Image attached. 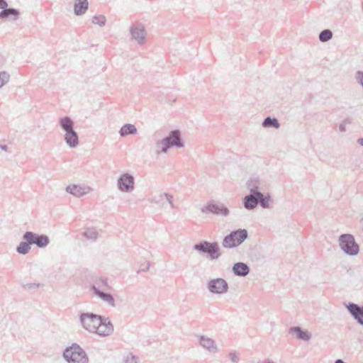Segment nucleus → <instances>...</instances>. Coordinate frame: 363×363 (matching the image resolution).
Returning a JSON list of instances; mask_svg holds the SVG:
<instances>
[{
  "label": "nucleus",
  "mask_w": 363,
  "mask_h": 363,
  "mask_svg": "<svg viewBox=\"0 0 363 363\" xmlns=\"http://www.w3.org/2000/svg\"><path fill=\"white\" fill-rule=\"evenodd\" d=\"M118 133L121 137H125L128 135L137 134L138 130L133 124L125 123L121 128Z\"/></svg>",
  "instance_id": "25"
},
{
  "label": "nucleus",
  "mask_w": 363,
  "mask_h": 363,
  "mask_svg": "<svg viewBox=\"0 0 363 363\" xmlns=\"http://www.w3.org/2000/svg\"><path fill=\"white\" fill-rule=\"evenodd\" d=\"M103 320L106 321V317L93 313H82L79 315L83 328L90 333L97 331L99 324Z\"/></svg>",
  "instance_id": "5"
},
{
  "label": "nucleus",
  "mask_w": 363,
  "mask_h": 363,
  "mask_svg": "<svg viewBox=\"0 0 363 363\" xmlns=\"http://www.w3.org/2000/svg\"><path fill=\"white\" fill-rule=\"evenodd\" d=\"M20 16V11L15 8L4 7L0 11V19H12L16 21Z\"/></svg>",
  "instance_id": "18"
},
{
  "label": "nucleus",
  "mask_w": 363,
  "mask_h": 363,
  "mask_svg": "<svg viewBox=\"0 0 363 363\" xmlns=\"http://www.w3.org/2000/svg\"><path fill=\"white\" fill-rule=\"evenodd\" d=\"M110 289L108 278L103 277L96 278L90 286V291L94 295L98 294L97 291H106Z\"/></svg>",
  "instance_id": "12"
},
{
  "label": "nucleus",
  "mask_w": 363,
  "mask_h": 363,
  "mask_svg": "<svg viewBox=\"0 0 363 363\" xmlns=\"http://www.w3.org/2000/svg\"><path fill=\"white\" fill-rule=\"evenodd\" d=\"M64 139L66 144L71 148H74L79 145V136L74 130L65 132Z\"/></svg>",
  "instance_id": "19"
},
{
  "label": "nucleus",
  "mask_w": 363,
  "mask_h": 363,
  "mask_svg": "<svg viewBox=\"0 0 363 363\" xmlns=\"http://www.w3.org/2000/svg\"><path fill=\"white\" fill-rule=\"evenodd\" d=\"M334 363H346L345 362H344L342 359H337L335 361Z\"/></svg>",
  "instance_id": "43"
},
{
  "label": "nucleus",
  "mask_w": 363,
  "mask_h": 363,
  "mask_svg": "<svg viewBox=\"0 0 363 363\" xmlns=\"http://www.w3.org/2000/svg\"><path fill=\"white\" fill-rule=\"evenodd\" d=\"M357 143H358L360 145L363 146V138H359V139L357 140Z\"/></svg>",
  "instance_id": "42"
},
{
  "label": "nucleus",
  "mask_w": 363,
  "mask_h": 363,
  "mask_svg": "<svg viewBox=\"0 0 363 363\" xmlns=\"http://www.w3.org/2000/svg\"><path fill=\"white\" fill-rule=\"evenodd\" d=\"M199 343L203 348L213 353L216 352L218 350L214 340L209 337H206L204 335H201L199 337Z\"/></svg>",
  "instance_id": "22"
},
{
  "label": "nucleus",
  "mask_w": 363,
  "mask_h": 363,
  "mask_svg": "<svg viewBox=\"0 0 363 363\" xmlns=\"http://www.w3.org/2000/svg\"><path fill=\"white\" fill-rule=\"evenodd\" d=\"M83 235L89 240H94L98 237V232L94 228H88L84 232Z\"/></svg>",
  "instance_id": "31"
},
{
  "label": "nucleus",
  "mask_w": 363,
  "mask_h": 363,
  "mask_svg": "<svg viewBox=\"0 0 363 363\" xmlns=\"http://www.w3.org/2000/svg\"><path fill=\"white\" fill-rule=\"evenodd\" d=\"M0 148L2 150L6 151L8 149V146L6 145H0Z\"/></svg>",
  "instance_id": "41"
},
{
  "label": "nucleus",
  "mask_w": 363,
  "mask_h": 363,
  "mask_svg": "<svg viewBox=\"0 0 363 363\" xmlns=\"http://www.w3.org/2000/svg\"><path fill=\"white\" fill-rule=\"evenodd\" d=\"M206 288L209 292L213 294H223L228 292L229 286L224 279L215 278L207 282Z\"/></svg>",
  "instance_id": "9"
},
{
  "label": "nucleus",
  "mask_w": 363,
  "mask_h": 363,
  "mask_svg": "<svg viewBox=\"0 0 363 363\" xmlns=\"http://www.w3.org/2000/svg\"><path fill=\"white\" fill-rule=\"evenodd\" d=\"M202 213H211L216 216H222L226 217L229 215V209L223 203L214 200L209 201L206 205L201 208Z\"/></svg>",
  "instance_id": "8"
},
{
  "label": "nucleus",
  "mask_w": 363,
  "mask_h": 363,
  "mask_svg": "<svg viewBox=\"0 0 363 363\" xmlns=\"http://www.w3.org/2000/svg\"><path fill=\"white\" fill-rule=\"evenodd\" d=\"M88 0H75L74 4V13L76 16H82L88 10Z\"/></svg>",
  "instance_id": "23"
},
{
  "label": "nucleus",
  "mask_w": 363,
  "mask_h": 363,
  "mask_svg": "<svg viewBox=\"0 0 363 363\" xmlns=\"http://www.w3.org/2000/svg\"><path fill=\"white\" fill-rule=\"evenodd\" d=\"M262 125L264 128H274L278 129L280 127V123L277 118L267 116L262 121Z\"/></svg>",
  "instance_id": "28"
},
{
  "label": "nucleus",
  "mask_w": 363,
  "mask_h": 363,
  "mask_svg": "<svg viewBox=\"0 0 363 363\" xmlns=\"http://www.w3.org/2000/svg\"><path fill=\"white\" fill-rule=\"evenodd\" d=\"M89 187L81 186L77 184H71L66 187V191L67 193L77 197L86 194L89 192Z\"/></svg>",
  "instance_id": "20"
},
{
  "label": "nucleus",
  "mask_w": 363,
  "mask_h": 363,
  "mask_svg": "<svg viewBox=\"0 0 363 363\" xmlns=\"http://www.w3.org/2000/svg\"><path fill=\"white\" fill-rule=\"evenodd\" d=\"M95 296L99 298L103 301L107 303L111 306H115V299L111 293L106 291H97Z\"/></svg>",
  "instance_id": "27"
},
{
  "label": "nucleus",
  "mask_w": 363,
  "mask_h": 363,
  "mask_svg": "<svg viewBox=\"0 0 363 363\" xmlns=\"http://www.w3.org/2000/svg\"><path fill=\"white\" fill-rule=\"evenodd\" d=\"M157 147H161V152L167 153L168 150L173 147L182 148L184 147V143L181 137V132L179 130H171L168 135L164 137L162 140L157 141Z\"/></svg>",
  "instance_id": "1"
},
{
  "label": "nucleus",
  "mask_w": 363,
  "mask_h": 363,
  "mask_svg": "<svg viewBox=\"0 0 363 363\" xmlns=\"http://www.w3.org/2000/svg\"><path fill=\"white\" fill-rule=\"evenodd\" d=\"M232 271L235 276L245 277L250 274V269L246 263L238 262L233 264Z\"/></svg>",
  "instance_id": "17"
},
{
  "label": "nucleus",
  "mask_w": 363,
  "mask_h": 363,
  "mask_svg": "<svg viewBox=\"0 0 363 363\" xmlns=\"http://www.w3.org/2000/svg\"><path fill=\"white\" fill-rule=\"evenodd\" d=\"M333 32L329 29L322 30L319 34V40L320 42L325 43L333 38Z\"/></svg>",
  "instance_id": "30"
},
{
  "label": "nucleus",
  "mask_w": 363,
  "mask_h": 363,
  "mask_svg": "<svg viewBox=\"0 0 363 363\" xmlns=\"http://www.w3.org/2000/svg\"><path fill=\"white\" fill-rule=\"evenodd\" d=\"M342 123H343L344 124H345V125H346V124H350V123H352V120H351L350 118H345V119H344V120H343Z\"/></svg>",
  "instance_id": "40"
},
{
  "label": "nucleus",
  "mask_w": 363,
  "mask_h": 363,
  "mask_svg": "<svg viewBox=\"0 0 363 363\" xmlns=\"http://www.w3.org/2000/svg\"><path fill=\"white\" fill-rule=\"evenodd\" d=\"M10 75L6 72H0V88L9 81Z\"/></svg>",
  "instance_id": "33"
},
{
  "label": "nucleus",
  "mask_w": 363,
  "mask_h": 363,
  "mask_svg": "<svg viewBox=\"0 0 363 363\" xmlns=\"http://www.w3.org/2000/svg\"><path fill=\"white\" fill-rule=\"evenodd\" d=\"M345 124H344L342 122L339 125V129L341 132H345L346 130Z\"/></svg>",
  "instance_id": "39"
},
{
  "label": "nucleus",
  "mask_w": 363,
  "mask_h": 363,
  "mask_svg": "<svg viewBox=\"0 0 363 363\" xmlns=\"http://www.w3.org/2000/svg\"><path fill=\"white\" fill-rule=\"evenodd\" d=\"M23 241H21L19 245L16 247V252L20 254L25 255L28 254L31 247H30V242L28 240V235L26 233H24L22 237Z\"/></svg>",
  "instance_id": "21"
},
{
  "label": "nucleus",
  "mask_w": 363,
  "mask_h": 363,
  "mask_svg": "<svg viewBox=\"0 0 363 363\" xmlns=\"http://www.w3.org/2000/svg\"><path fill=\"white\" fill-rule=\"evenodd\" d=\"M134 177L128 174H123L118 179V189L122 192H131L134 189Z\"/></svg>",
  "instance_id": "10"
},
{
  "label": "nucleus",
  "mask_w": 363,
  "mask_h": 363,
  "mask_svg": "<svg viewBox=\"0 0 363 363\" xmlns=\"http://www.w3.org/2000/svg\"><path fill=\"white\" fill-rule=\"evenodd\" d=\"M5 6H8L7 1L6 0H0V9H2Z\"/></svg>",
  "instance_id": "38"
},
{
  "label": "nucleus",
  "mask_w": 363,
  "mask_h": 363,
  "mask_svg": "<svg viewBox=\"0 0 363 363\" xmlns=\"http://www.w3.org/2000/svg\"><path fill=\"white\" fill-rule=\"evenodd\" d=\"M63 357L67 363H88L89 358L86 352L77 344L72 343L65 348Z\"/></svg>",
  "instance_id": "2"
},
{
  "label": "nucleus",
  "mask_w": 363,
  "mask_h": 363,
  "mask_svg": "<svg viewBox=\"0 0 363 363\" xmlns=\"http://www.w3.org/2000/svg\"><path fill=\"white\" fill-rule=\"evenodd\" d=\"M257 189V198L258 204H259L263 208H267L269 207V201H271V196L269 194L264 195L262 192L258 191Z\"/></svg>",
  "instance_id": "26"
},
{
  "label": "nucleus",
  "mask_w": 363,
  "mask_h": 363,
  "mask_svg": "<svg viewBox=\"0 0 363 363\" xmlns=\"http://www.w3.org/2000/svg\"><path fill=\"white\" fill-rule=\"evenodd\" d=\"M26 233L30 244L35 245L39 248H44L50 243V238L47 235L38 234L32 231H26Z\"/></svg>",
  "instance_id": "11"
},
{
  "label": "nucleus",
  "mask_w": 363,
  "mask_h": 363,
  "mask_svg": "<svg viewBox=\"0 0 363 363\" xmlns=\"http://www.w3.org/2000/svg\"><path fill=\"white\" fill-rule=\"evenodd\" d=\"M163 197H164L167 199V202L170 204L172 208H174L175 207L173 203V196H172V195H171L168 193H164L163 194H160L158 196V199L155 197L154 199H152V202H154L157 204L161 203L163 206L164 203L161 202Z\"/></svg>",
  "instance_id": "29"
},
{
  "label": "nucleus",
  "mask_w": 363,
  "mask_h": 363,
  "mask_svg": "<svg viewBox=\"0 0 363 363\" xmlns=\"http://www.w3.org/2000/svg\"><path fill=\"white\" fill-rule=\"evenodd\" d=\"M346 308L351 315L357 322L363 326V305L359 306L357 303L350 302L346 305Z\"/></svg>",
  "instance_id": "13"
},
{
  "label": "nucleus",
  "mask_w": 363,
  "mask_h": 363,
  "mask_svg": "<svg viewBox=\"0 0 363 363\" xmlns=\"http://www.w3.org/2000/svg\"><path fill=\"white\" fill-rule=\"evenodd\" d=\"M289 334H295L298 340L309 341L312 337L311 333L300 326H292L289 329Z\"/></svg>",
  "instance_id": "16"
},
{
  "label": "nucleus",
  "mask_w": 363,
  "mask_h": 363,
  "mask_svg": "<svg viewBox=\"0 0 363 363\" xmlns=\"http://www.w3.org/2000/svg\"><path fill=\"white\" fill-rule=\"evenodd\" d=\"M132 38L135 40L138 44L143 45L145 42V29L143 25L138 24L133 26L130 28Z\"/></svg>",
  "instance_id": "14"
},
{
  "label": "nucleus",
  "mask_w": 363,
  "mask_h": 363,
  "mask_svg": "<svg viewBox=\"0 0 363 363\" xmlns=\"http://www.w3.org/2000/svg\"><path fill=\"white\" fill-rule=\"evenodd\" d=\"M229 357L232 363H238L240 359L236 352L229 353Z\"/></svg>",
  "instance_id": "35"
},
{
  "label": "nucleus",
  "mask_w": 363,
  "mask_h": 363,
  "mask_svg": "<svg viewBox=\"0 0 363 363\" xmlns=\"http://www.w3.org/2000/svg\"><path fill=\"white\" fill-rule=\"evenodd\" d=\"M59 125L65 132L74 130V122L69 116L60 118L59 119Z\"/></svg>",
  "instance_id": "24"
},
{
  "label": "nucleus",
  "mask_w": 363,
  "mask_h": 363,
  "mask_svg": "<svg viewBox=\"0 0 363 363\" xmlns=\"http://www.w3.org/2000/svg\"><path fill=\"white\" fill-rule=\"evenodd\" d=\"M91 22L94 24L99 25V26L102 27L105 26L106 19V17L103 15H96L92 18Z\"/></svg>",
  "instance_id": "32"
},
{
  "label": "nucleus",
  "mask_w": 363,
  "mask_h": 363,
  "mask_svg": "<svg viewBox=\"0 0 363 363\" xmlns=\"http://www.w3.org/2000/svg\"><path fill=\"white\" fill-rule=\"evenodd\" d=\"M113 332V325L111 320L108 318H106V321L104 320L100 321L97 331H94V333L98 334L101 337H106L111 335Z\"/></svg>",
  "instance_id": "15"
},
{
  "label": "nucleus",
  "mask_w": 363,
  "mask_h": 363,
  "mask_svg": "<svg viewBox=\"0 0 363 363\" xmlns=\"http://www.w3.org/2000/svg\"><path fill=\"white\" fill-rule=\"evenodd\" d=\"M339 245L341 250L347 255L355 256L359 252V245L354 237L351 234H342L339 237Z\"/></svg>",
  "instance_id": "6"
},
{
  "label": "nucleus",
  "mask_w": 363,
  "mask_h": 363,
  "mask_svg": "<svg viewBox=\"0 0 363 363\" xmlns=\"http://www.w3.org/2000/svg\"><path fill=\"white\" fill-rule=\"evenodd\" d=\"M247 237L248 233L246 229L234 230L224 237L222 245L225 248H234L241 245Z\"/></svg>",
  "instance_id": "4"
},
{
  "label": "nucleus",
  "mask_w": 363,
  "mask_h": 363,
  "mask_svg": "<svg viewBox=\"0 0 363 363\" xmlns=\"http://www.w3.org/2000/svg\"><path fill=\"white\" fill-rule=\"evenodd\" d=\"M39 286H40V284H36V283H31V284H26V287L28 289H36Z\"/></svg>",
  "instance_id": "37"
},
{
  "label": "nucleus",
  "mask_w": 363,
  "mask_h": 363,
  "mask_svg": "<svg viewBox=\"0 0 363 363\" xmlns=\"http://www.w3.org/2000/svg\"><path fill=\"white\" fill-rule=\"evenodd\" d=\"M150 267V263L147 262L142 265V267L137 271V273L139 274L140 272H147Z\"/></svg>",
  "instance_id": "36"
},
{
  "label": "nucleus",
  "mask_w": 363,
  "mask_h": 363,
  "mask_svg": "<svg viewBox=\"0 0 363 363\" xmlns=\"http://www.w3.org/2000/svg\"><path fill=\"white\" fill-rule=\"evenodd\" d=\"M201 255H206L210 260L218 259L221 256L219 245L217 242L201 241L193 247Z\"/></svg>",
  "instance_id": "3"
},
{
  "label": "nucleus",
  "mask_w": 363,
  "mask_h": 363,
  "mask_svg": "<svg viewBox=\"0 0 363 363\" xmlns=\"http://www.w3.org/2000/svg\"><path fill=\"white\" fill-rule=\"evenodd\" d=\"M256 180L250 179L247 182V186L250 189V194L245 196L243 199L242 204L245 209L248 211L254 210L258 205L257 198V189H259V186L256 184Z\"/></svg>",
  "instance_id": "7"
},
{
  "label": "nucleus",
  "mask_w": 363,
  "mask_h": 363,
  "mask_svg": "<svg viewBox=\"0 0 363 363\" xmlns=\"http://www.w3.org/2000/svg\"><path fill=\"white\" fill-rule=\"evenodd\" d=\"M138 357L128 354L124 359V363H138Z\"/></svg>",
  "instance_id": "34"
}]
</instances>
